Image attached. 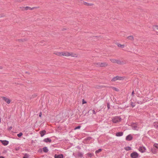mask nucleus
<instances>
[{
  "label": "nucleus",
  "instance_id": "ddd939ff",
  "mask_svg": "<svg viewBox=\"0 0 158 158\" xmlns=\"http://www.w3.org/2000/svg\"><path fill=\"white\" fill-rule=\"evenodd\" d=\"M54 54L58 56H62V52H56L54 53Z\"/></svg>",
  "mask_w": 158,
  "mask_h": 158
},
{
  "label": "nucleus",
  "instance_id": "6e6552de",
  "mask_svg": "<svg viewBox=\"0 0 158 158\" xmlns=\"http://www.w3.org/2000/svg\"><path fill=\"white\" fill-rule=\"evenodd\" d=\"M69 56H71L73 57H77L78 56V55L75 52H70Z\"/></svg>",
  "mask_w": 158,
  "mask_h": 158
},
{
  "label": "nucleus",
  "instance_id": "6ab92c4d",
  "mask_svg": "<svg viewBox=\"0 0 158 158\" xmlns=\"http://www.w3.org/2000/svg\"><path fill=\"white\" fill-rule=\"evenodd\" d=\"M84 4L87 6H92L93 5V4L92 3H89L86 2H84Z\"/></svg>",
  "mask_w": 158,
  "mask_h": 158
},
{
  "label": "nucleus",
  "instance_id": "1a4fd4ad",
  "mask_svg": "<svg viewBox=\"0 0 158 158\" xmlns=\"http://www.w3.org/2000/svg\"><path fill=\"white\" fill-rule=\"evenodd\" d=\"M70 52L67 51L62 52V56L66 57L69 56Z\"/></svg>",
  "mask_w": 158,
  "mask_h": 158
},
{
  "label": "nucleus",
  "instance_id": "bb28decb",
  "mask_svg": "<svg viewBox=\"0 0 158 158\" xmlns=\"http://www.w3.org/2000/svg\"><path fill=\"white\" fill-rule=\"evenodd\" d=\"M102 150V149H99L98 150L96 151L95 152L96 154H97V153L101 152Z\"/></svg>",
  "mask_w": 158,
  "mask_h": 158
},
{
  "label": "nucleus",
  "instance_id": "2eb2a0df",
  "mask_svg": "<svg viewBox=\"0 0 158 158\" xmlns=\"http://www.w3.org/2000/svg\"><path fill=\"white\" fill-rule=\"evenodd\" d=\"M55 158H63V155L62 154H60V155H57L56 154L55 155Z\"/></svg>",
  "mask_w": 158,
  "mask_h": 158
},
{
  "label": "nucleus",
  "instance_id": "a19ab883",
  "mask_svg": "<svg viewBox=\"0 0 158 158\" xmlns=\"http://www.w3.org/2000/svg\"><path fill=\"white\" fill-rule=\"evenodd\" d=\"M134 94V91H133L132 93V94Z\"/></svg>",
  "mask_w": 158,
  "mask_h": 158
},
{
  "label": "nucleus",
  "instance_id": "cd10ccee",
  "mask_svg": "<svg viewBox=\"0 0 158 158\" xmlns=\"http://www.w3.org/2000/svg\"><path fill=\"white\" fill-rule=\"evenodd\" d=\"M118 47H120L121 48H123L124 47V46L123 45H121L120 44H118Z\"/></svg>",
  "mask_w": 158,
  "mask_h": 158
},
{
  "label": "nucleus",
  "instance_id": "b1692460",
  "mask_svg": "<svg viewBox=\"0 0 158 158\" xmlns=\"http://www.w3.org/2000/svg\"><path fill=\"white\" fill-rule=\"evenodd\" d=\"M116 60L114 59H110V60L112 62L115 63H116Z\"/></svg>",
  "mask_w": 158,
  "mask_h": 158
},
{
  "label": "nucleus",
  "instance_id": "412c9836",
  "mask_svg": "<svg viewBox=\"0 0 158 158\" xmlns=\"http://www.w3.org/2000/svg\"><path fill=\"white\" fill-rule=\"evenodd\" d=\"M153 147L154 148H156L158 151V143H155L153 145Z\"/></svg>",
  "mask_w": 158,
  "mask_h": 158
},
{
  "label": "nucleus",
  "instance_id": "4be33fe9",
  "mask_svg": "<svg viewBox=\"0 0 158 158\" xmlns=\"http://www.w3.org/2000/svg\"><path fill=\"white\" fill-rule=\"evenodd\" d=\"M125 149L127 151L130 150H131V148L129 147H125Z\"/></svg>",
  "mask_w": 158,
  "mask_h": 158
},
{
  "label": "nucleus",
  "instance_id": "58836bf2",
  "mask_svg": "<svg viewBox=\"0 0 158 158\" xmlns=\"http://www.w3.org/2000/svg\"><path fill=\"white\" fill-rule=\"evenodd\" d=\"M93 113L95 114V111L94 110H93Z\"/></svg>",
  "mask_w": 158,
  "mask_h": 158
},
{
  "label": "nucleus",
  "instance_id": "79ce46f5",
  "mask_svg": "<svg viewBox=\"0 0 158 158\" xmlns=\"http://www.w3.org/2000/svg\"><path fill=\"white\" fill-rule=\"evenodd\" d=\"M157 63H158V60H157Z\"/></svg>",
  "mask_w": 158,
  "mask_h": 158
},
{
  "label": "nucleus",
  "instance_id": "a211bd4d",
  "mask_svg": "<svg viewBox=\"0 0 158 158\" xmlns=\"http://www.w3.org/2000/svg\"><path fill=\"white\" fill-rule=\"evenodd\" d=\"M123 135V133L122 132H118V133H117L116 134V135L117 136H120Z\"/></svg>",
  "mask_w": 158,
  "mask_h": 158
},
{
  "label": "nucleus",
  "instance_id": "c756f323",
  "mask_svg": "<svg viewBox=\"0 0 158 158\" xmlns=\"http://www.w3.org/2000/svg\"><path fill=\"white\" fill-rule=\"evenodd\" d=\"M25 0H16V1L17 2H23V1H25Z\"/></svg>",
  "mask_w": 158,
  "mask_h": 158
},
{
  "label": "nucleus",
  "instance_id": "393cba45",
  "mask_svg": "<svg viewBox=\"0 0 158 158\" xmlns=\"http://www.w3.org/2000/svg\"><path fill=\"white\" fill-rule=\"evenodd\" d=\"M152 153L153 154H156L157 153V151L156 150H153V149H152L151 150Z\"/></svg>",
  "mask_w": 158,
  "mask_h": 158
},
{
  "label": "nucleus",
  "instance_id": "e433bc0d",
  "mask_svg": "<svg viewBox=\"0 0 158 158\" xmlns=\"http://www.w3.org/2000/svg\"><path fill=\"white\" fill-rule=\"evenodd\" d=\"M0 158H4V157L2 156H0Z\"/></svg>",
  "mask_w": 158,
  "mask_h": 158
},
{
  "label": "nucleus",
  "instance_id": "c85d7f7f",
  "mask_svg": "<svg viewBox=\"0 0 158 158\" xmlns=\"http://www.w3.org/2000/svg\"><path fill=\"white\" fill-rule=\"evenodd\" d=\"M17 135L18 137H20L23 135V133L21 132H20Z\"/></svg>",
  "mask_w": 158,
  "mask_h": 158
},
{
  "label": "nucleus",
  "instance_id": "dca6fc26",
  "mask_svg": "<svg viewBox=\"0 0 158 158\" xmlns=\"http://www.w3.org/2000/svg\"><path fill=\"white\" fill-rule=\"evenodd\" d=\"M46 131L45 130L41 131L40 132L41 137H43L46 133Z\"/></svg>",
  "mask_w": 158,
  "mask_h": 158
},
{
  "label": "nucleus",
  "instance_id": "f704fd0d",
  "mask_svg": "<svg viewBox=\"0 0 158 158\" xmlns=\"http://www.w3.org/2000/svg\"><path fill=\"white\" fill-rule=\"evenodd\" d=\"M86 103V102L84 100H83V101H82V104H83Z\"/></svg>",
  "mask_w": 158,
  "mask_h": 158
},
{
  "label": "nucleus",
  "instance_id": "0eeeda50",
  "mask_svg": "<svg viewBox=\"0 0 158 158\" xmlns=\"http://www.w3.org/2000/svg\"><path fill=\"white\" fill-rule=\"evenodd\" d=\"M126 61L124 60H116L115 63H117L118 64H126Z\"/></svg>",
  "mask_w": 158,
  "mask_h": 158
},
{
  "label": "nucleus",
  "instance_id": "f3484780",
  "mask_svg": "<svg viewBox=\"0 0 158 158\" xmlns=\"http://www.w3.org/2000/svg\"><path fill=\"white\" fill-rule=\"evenodd\" d=\"M1 141L4 145H7L9 143V142L6 140H1Z\"/></svg>",
  "mask_w": 158,
  "mask_h": 158
},
{
  "label": "nucleus",
  "instance_id": "c9c22d12",
  "mask_svg": "<svg viewBox=\"0 0 158 158\" xmlns=\"http://www.w3.org/2000/svg\"><path fill=\"white\" fill-rule=\"evenodd\" d=\"M42 113L41 112H40V113H39V116L40 117H41L42 116Z\"/></svg>",
  "mask_w": 158,
  "mask_h": 158
},
{
  "label": "nucleus",
  "instance_id": "473e14b6",
  "mask_svg": "<svg viewBox=\"0 0 158 158\" xmlns=\"http://www.w3.org/2000/svg\"><path fill=\"white\" fill-rule=\"evenodd\" d=\"M88 155V156L90 157H91L92 156H93V154H91V153H90V154H87Z\"/></svg>",
  "mask_w": 158,
  "mask_h": 158
},
{
  "label": "nucleus",
  "instance_id": "f8f14e48",
  "mask_svg": "<svg viewBox=\"0 0 158 158\" xmlns=\"http://www.w3.org/2000/svg\"><path fill=\"white\" fill-rule=\"evenodd\" d=\"M133 129L134 130H138V127L137 124L135 123H133L132 125Z\"/></svg>",
  "mask_w": 158,
  "mask_h": 158
},
{
  "label": "nucleus",
  "instance_id": "ea45409f",
  "mask_svg": "<svg viewBox=\"0 0 158 158\" xmlns=\"http://www.w3.org/2000/svg\"><path fill=\"white\" fill-rule=\"evenodd\" d=\"M132 105V107H134V106H135L134 105Z\"/></svg>",
  "mask_w": 158,
  "mask_h": 158
},
{
  "label": "nucleus",
  "instance_id": "7ed1b4c3",
  "mask_svg": "<svg viewBox=\"0 0 158 158\" xmlns=\"http://www.w3.org/2000/svg\"><path fill=\"white\" fill-rule=\"evenodd\" d=\"M139 154L137 152H134L131 154V156L132 158H138Z\"/></svg>",
  "mask_w": 158,
  "mask_h": 158
},
{
  "label": "nucleus",
  "instance_id": "4468645a",
  "mask_svg": "<svg viewBox=\"0 0 158 158\" xmlns=\"http://www.w3.org/2000/svg\"><path fill=\"white\" fill-rule=\"evenodd\" d=\"M45 142L47 143L48 142H51V139L49 138H47L44 139L43 140Z\"/></svg>",
  "mask_w": 158,
  "mask_h": 158
},
{
  "label": "nucleus",
  "instance_id": "2f4dec72",
  "mask_svg": "<svg viewBox=\"0 0 158 158\" xmlns=\"http://www.w3.org/2000/svg\"><path fill=\"white\" fill-rule=\"evenodd\" d=\"M81 127V126H78L77 127H75V128H74V130H76L77 129H80Z\"/></svg>",
  "mask_w": 158,
  "mask_h": 158
},
{
  "label": "nucleus",
  "instance_id": "423d86ee",
  "mask_svg": "<svg viewBox=\"0 0 158 158\" xmlns=\"http://www.w3.org/2000/svg\"><path fill=\"white\" fill-rule=\"evenodd\" d=\"M2 98L8 104H9L11 102V100L6 97H2Z\"/></svg>",
  "mask_w": 158,
  "mask_h": 158
},
{
  "label": "nucleus",
  "instance_id": "9b49d317",
  "mask_svg": "<svg viewBox=\"0 0 158 158\" xmlns=\"http://www.w3.org/2000/svg\"><path fill=\"white\" fill-rule=\"evenodd\" d=\"M133 139V137L130 134L127 135L126 138V140L128 141H130L132 140Z\"/></svg>",
  "mask_w": 158,
  "mask_h": 158
},
{
  "label": "nucleus",
  "instance_id": "37998d69",
  "mask_svg": "<svg viewBox=\"0 0 158 158\" xmlns=\"http://www.w3.org/2000/svg\"><path fill=\"white\" fill-rule=\"evenodd\" d=\"M23 158H26V157H23Z\"/></svg>",
  "mask_w": 158,
  "mask_h": 158
},
{
  "label": "nucleus",
  "instance_id": "aec40b11",
  "mask_svg": "<svg viewBox=\"0 0 158 158\" xmlns=\"http://www.w3.org/2000/svg\"><path fill=\"white\" fill-rule=\"evenodd\" d=\"M154 126L156 128H158V122H156L154 123Z\"/></svg>",
  "mask_w": 158,
  "mask_h": 158
},
{
  "label": "nucleus",
  "instance_id": "7c9ffc66",
  "mask_svg": "<svg viewBox=\"0 0 158 158\" xmlns=\"http://www.w3.org/2000/svg\"><path fill=\"white\" fill-rule=\"evenodd\" d=\"M112 89L114 90L115 91H118V89H117L116 88H115V87H112Z\"/></svg>",
  "mask_w": 158,
  "mask_h": 158
},
{
  "label": "nucleus",
  "instance_id": "39448f33",
  "mask_svg": "<svg viewBox=\"0 0 158 158\" xmlns=\"http://www.w3.org/2000/svg\"><path fill=\"white\" fill-rule=\"evenodd\" d=\"M20 10L24 11L27 10H32V9L31 7L29 6H22L19 7Z\"/></svg>",
  "mask_w": 158,
  "mask_h": 158
},
{
  "label": "nucleus",
  "instance_id": "9d476101",
  "mask_svg": "<svg viewBox=\"0 0 158 158\" xmlns=\"http://www.w3.org/2000/svg\"><path fill=\"white\" fill-rule=\"evenodd\" d=\"M146 150L145 148L143 147H140L139 148V152L142 153L144 152Z\"/></svg>",
  "mask_w": 158,
  "mask_h": 158
},
{
  "label": "nucleus",
  "instance_id": "5701e85b",
  "mask_svg": "<svg viewBox=\"0 0 158 158\" xmlns=\"http://www.w3.org/2000/svg\"><path fill=\"white\" fill-rule=\"evenodd\" d=\"M43 151L45 152H47L48 151V149H47V148L44 147L43 149Z\"/></svg>",
  "mask_w": 158,
  "mask_h": 158
},
{
  "label": "nucleus",
  "instance_id": "a878e982",
  "mask_svg": "<svg viewBox=\"0 0 158 158\" xmlns=\"http://www.w3.org/2000/svg\"><path fill=\"white\" fill-rule=\"evenodd\" d=\"M127 38H128V39L131 40H133V36H129L127 37Z\"/></svg>",
  "mask_w": 158,
  "mask_h": 158
},
{
  "label": "nucleus",
  "instance_id": "4c0bfd02",
  "mask_svg": "<svg viewBox=\"0 0 158 158\" xmlns=\"http://www.w3.org/2000/svg\"><path fill=\"white\" fill-rule=\"evenodd\" d=\"M107 107H108V109H109V108H110V106H109V105H107Z\"/></svg>",
  "mask_w": 158,
  "mask_h": 158
},
{
  "label": "nucleus",
  "instance_id": "72a5a7b5",
  "mask_svg": "<svg viewBox=\"0 0 158 158\" xmlns=\"http://www.w3.org/2000/svg\"><path fill=\"white\" fill-rule=\"evenodd\" d=\"M155 28L156 29L158 30V25H156L154 26Z\"/></svg>",
  "mask_w": 158,
  "mask_h": 158
},
{
  "label": "nucleus",
  "instance_id": "f257e3e1",
  "mask_svg": "<svg viewBox=\"0 0 158 158\" xmlns=\"http://www.w3.org/2000/svg\"><path fill=\"white\" fill-rule=\"evenodd\" d=\"M96 66L100 67H105L108 65V64L106 62H98L95 64Z\"/></svg>",
  "mask_w": 158,
  "mask_h": 158
},
{
  "label": "nucleus",
  "instance_id": "20e7f679",
  "mask_svg": "<svg viewBox=\"0 0 158 158\" xmlns=\"http://www.w3.org/2000/svg\"><path fill=\"white\" fill-rule=\"evenodd\" d=\"M124 78L123 77L117 76L112 79L111 81H114L117 80H122Z\"/></svg>",
  "mask_w": 158,
  "mask_h": 158
},
{
  "label": "nucleus",
  "instance_id": "f03ea898",
  "mask_svg": "<svg viewBox=\"0 0 158 158\" xmlns=\"http://www.w3.org/2000/svg\"><path fill=\"white\" fill-rule=\"evenodd\" d=\"M121 121V118L118 116H115L112 118V121L113 123H118Z\"/></svg>",
  "mask_w": 158,
  "mask_h": 158
}]
</instances>
